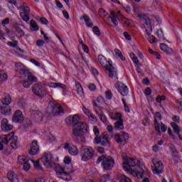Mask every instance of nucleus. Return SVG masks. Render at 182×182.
I'll list each match as a JSON object with an SVG mask.
<instances>
[{"mask_svg": "<svg viewBox=\"0 0 182 182\" xmlns=\"http://www.w3.org/2000/svg\"><path fill=\"white\" fill-rule=\"evenodd\" d=\"M121 157L124 160L122 166L125 171L131 173L134 177H137V178H144L142 182H150L149 180L150 171L146 168L144 164L133 158H128L126 154H122Z\"/></svg>", "mask_w": 182, "mask_h": 182, "instance_id": "nucleus-1", "label": "nucleus"}, {"mask_svg": "<svg viewBox=\"0 0 182 182\" xmlns=\"http://www.w3.org/2000/svg\"><path fill=\"white\" fill-rule=\"evenodd\" d=\"M66 120L70 124H73V135L75 137H80L83 134V131L87 130V124L80 122V117L77 114L68 116Z\"/></svg>", "mask_w": 182, "mask_h": 182, "instance_id": "nucleus-2", "label": "nucleus"}, {"mask_svg": "<svg viewBox=\"0 0 182 182\" xmlns=\"http://www.w3.org/2000/svg\"><path fill=\"white\" fill-rule=\"evenodd\" d=\"M10 141L12 149H18V136L14 132L0 136V151L3 150V154H10V152L4 148V144H8Z\"/></svg>", "mask_w": 182, "mask_h": 182, "instance_id": "nucleus-3", "label": "nucleus"}, {"mask_svg": "<svg viewBox=\"0 0 182 182\" xmlns=\"http://www.w3.org/2000/svg\"><path fill=\"white\" fill-rule=\"evenodd\" d=\"M100 163H102L103 170H105L106 171L112 170L115 164L114 159L112 156L106 157L105 155L97 158V164H100Z\"/></svg>", "mask_w": 182, "mask_h": 182, "instance_id": "nucleus-4", "label": "nucleus"}, {"mask_svg": "<svg viewBox=\"0 0 182 182\" xmlns=\"http://www.w3.org/2000/svg\"><path fill=\"white\" fill-rule=\"evenodd\" d=\"M80 153L82 161H89V160H92L93 156H95V150H93L92 147H82L80 149Z\"/></svg>", "mask_w": 182, "mask_h": 182, "instance_id": "nucleus-5", "label": "nucleus"}, {"mask_svg": "<svg viewBox=\"0 0 182 182\" xmlns=\"http://www.w3.org/2000/svg\"><path fill=\"white\" fill-rule=\"evenodd\" d=\"M152 164H153L154 166H151V168H152V172L154 173V174L160 176V174L163 173L164 165H163V162H161V161H157L156 159H153Z\"/></svg>", "mask_w": 182, "mask_h": 182, "instance_id": "nucleus-6", "label": "nucleus"}, {"mask_svg": "<svg viewBox=\"0 0 182 182\" xmlns=\"http://www.w3.org/2000/svg\"><path fill=\"white\" fill-rule=\"evenodd\" d=\"M109 137L107 135L102 134L100 136H97L94 139V144H102L105 147H110V143H109Z\"/></svg>", "mask_w": 182, "mask_h": 182, "instance_id": "nucleus-7", "label": "nucleus"}, {"mask_svg": "<svg viewBox=\"0 0 182 182\" xmlns=\"http://www.w3.org/2000/svg\"><path fill=\"white\" fill-rule=\"evenodd\" d=\"M114 139L117 143L124 146V144H127V140H129V134L123 132L120 134H115Z\"/></svg>", "mask_w": 182, "mask_h": 182, "instance_id": "nucleus-8", "label": "nucleus"}, {"mask_svg": "<svg viewBox=\"0 0 182 182\" xmlns=\"http://www.w3.org/2000/svg\"><path fill=\"white\" fill-rule=\"evenodd\" d=\"M32 91L34 95H36V96H38L39 97H43V96H46V90H45V88H43L41 84H35L33 85Z\"/></svg>", "mask_w": 182, "mask_h": 182, "instance_id": "nucleus-9", "label": "nucleus"}, {"mask_svg": "<svg viewBox=\"0 0 182 182\" xmlns=\"http://www.w3.org/2000/svg\"><path fill=\"white\" fill-rule=\"evenodd\" d=\"M52 160H53V156H52V154L50 153H45L41 157V161L47 168L52 167V166H53V161Z\"/></svg>", "mask_w": 182, "mask_h": 182, "instance_id": "nucleus-10", "label": "nucleus"}, {"mask_svg": "<svg viewBox=\"0 0 182 182\" xmlns=\"http://www.w3.org/2000/svg\"><path fill=\"white\" fill-rule=\"evenodd\" d=\"M115 87L122 96H127L129 95V88L124 83L117 82L115 84Z\"/></svg>", "mask_w": 182, "mask_h": 182, "instance_id": "nucleus-11", "label": "nucleus"}, {"mask_svg": "<svg viewBox=\"0 0 182 182\" xmlns=\"http://www.w3.org/2000/svg\"><path fill=\"white\" fill-rule=\"evenodd\" d=\"M64 149L65 150H68L70 156H77V154H79V149H77V146L73 144L65 143L64 144Z\"/></svg>", "mask_w": 182, "mask_h": 182, "instance_id": "nucleus-12", "label": "nucleus"}, {"mask_svg": "<svg viewBox=\"0 0 182 182\" xmlns=\"http://www.w3.org/2000/svg\"><path fill=\"white\" fill-rule=\"evenodd\" d=\"M105 69L108 71V75L111 79H113V77L117 80L119 79V77H117V69L113 67V65L109 63V65H105Z\"/></svg>", "mask_w": 182, "mask_h": 182, "instance_id": "nucleus-13", "label": "nucleus"}, {"mask_svg": "<svg viewBox=\"0 0 182 182\" xmlns=\"http://www.w3.org/2000/svg\"><path fill=\"white\" fill-rule=\"evenodd\" d=\"M1 127L2 132H5L6 133L8 132H11V130L14 129V126L9 124V122L6 118H4L1 120Z\"/></svg>", "mask_w": 182, "mask_h": 182, "instance_id": "nucleus-14", "label": "nucleus"}, {"mask_svg": "<svg viewBox=\"0 0 182 182\" xmlns=\"http://www.w3.org/2000/svg\"><path fill=\"white\" fill-rule=\"evenodd\" d=\"M23 120H24V117H23V114H22V111L16 110L13 115L12 122L14 123H22Z\"/></svg>", "mask_w": 182, "mask_h": 182, "instance_id": "nucleus-15", "label": "nucleus"}, {"mask_svg": "<svg viewBox=\"0 0 182 182\" xmlns=\"http://www.w3.org/2000/svg\"><path fill=\"white\" fill-rule=\"evenodd\" d=\"M64 113L65 112H63V109H62V105L59 104L54 105L51 108V114H53L54 116H60Z\"/></svg>", "mask_w": 182, "mask_h": 182, "instance_id": "nucleus-16", "label": "nucleus"}, {"mask_svg": "<svg viewBox=\"0 0 182 182\" xmlns=\"http://www.w3.org/2000/svg\"><path fill=\"white\" fill-rule=\"evenodd\" d=\"M39 153V145L38 144V141H33L31 145L29 154L31 156H36Z\"/></svg>", "mask_w": 182, "mask_h": 182, "instance_id": "nucleus-17", "label": "nucleus"}, {"mask_svg": "<svg viewBox=\"0 0 182 182\" xmlns=\"http://www.w3.org/2000/svg\"><path fill=\"white\" fill-rule=\"evenodd\" d=\"M144 28L145 31L148 35H150L151 32H153V28L151 27V21L149 17L144 18Z\"/></svg>", "mask_w": 182, "mask_h": 182, "instance_id": "nucleus-18", "label": "nucleus"}, {"mask_svg": "<svg viewBox=\"0 0 182 182\" xmlns=\"http://www.w3.org/2000/svg\"><path fill=\"white\" fill-rule=\"evenodd\" d=\"M7 178L11 182H19V178H18V175L15 173L14 171H9L7 174Z\"/></svg>", "mask_w": 182, "mask_h": 182, "instance_id": "nucleus-19", "label": "nucleus"}, {"mask_svg": "<svg viewBox=\"0 0 182 182\" xmlns=\"http://www.w3.org/2000/svg\"><path fill=\"white\" fill-rule=\"evenodd\" d=\"M1 113L4 116H11L12 114V109L9 105L1 107Z\"/></svg>", "mask_w": 182, "mask_h": 182, "instance_id": "nucleus-20", "label": "nucleus"}, {"mask_svg": "<svg viewBox=\"0 0 182 182\" xmlns=\"http://www.w3.org/2000/svg\"><path fill=\"white\" fill-rule=\"evenodd\" d=\"M11 102H12V98L11 97V95H9V94L5 93L4 97L1 99L2 105H5L6 106H9Z\"/></svg>", "mask_w": 182, "mask_h": 182, "instance_id": "nucleus-21", "label": "nucleus"}, {"mask_svg": "<svg viewBox=\"0 0 182 182\" xmlns=\"http://www.w3.org/2000/svg\"><path fill=\"white\" fill-rule=\"evenodd\" d=\"M80 19L81 21H82V19H83L88 28H92V26H93V23H89V22H90V17H89V16L83 15L82 16H81L80 18Z\"/></svg>", "mask_w": 182, "mask_h": 182, "instance_id": "nucleus-22", "label": "nucleus"}, {"mask_svg": "<svg viewBox=\"0 0 182 182\" xmlns=\"http://www.w3.org/2000/svg\"><path fill=\"white\" fill-rule=\"evenodd\" d=\"M7 45L9 46H11V48H16L17 52H21L22 53H23V50L18 47V41H14V42L9 41L7 43Z\"/></svg>", "mask_w": 182, "mask_h": 182, "instance_id": "nucleus-23", "label": "nucleus"}, {"mask_svg": "<svg viewBox=\"0 0 182 182\" xmlns=\"http://www.w3.org/2000/svg\"><path fill=\"white\" fill-rule=\"evenodd\" d=\"M96 114H97V116L100 117V119L103 123H106V122H107V118H106V115H105V113H103V111H102V109H100V111L97 109Z\"/></svg>", "mask_w": 182, "mask_h": 182, "instance_id": "nucleus-24", "label": "nucleus"}, {"mask_svg": "<svg viewBox=\"0 0 182 182\" xmlns=\"http://www.w3.org/2000/svg\"><path fill=\"white\" fill-rule=\"evenodd\" d=\"M160 49L167 53V55H171V52H173V50H171V49H170L165 43L160 44Z\"/></svg>", "mask_w": 182, "mask_h": 182, "instance_id": "nucleus-25", "label": "nucleus"}, {"mask_svg": "<svg viewBox=\"0 0 182 182\" xmlns=\"http://www.w3.org/2000/svg\"><path fill=\"white\" fill-rule=\"evenodd\" d=\"M114 129L116 130H123L124 129V127L123 126V119L115 122Z\"/></svg>", "mask_w": 182, "mask_h": 182, "instance_id": "nucleus-26", "label": "nucleus"}, {"mask_svg": "<svg viewBox=\"0 0 182 182\" xmlns=\"http://www.w3.org/2000/svg\"><path fill=\"white\" fill-rule=\"evenodd\" d=\"M69 174V172L65 171V168H60L59 169L56 170V175L58 177L60 176H65V177H68Z\"/></svg>", "mask_w": 182, "mask_h": 182, "instance_id": "nucleus-27", "label": "nucleus"}, {"mask_svg": "<svg viewBox=\"0 0 182 182\" xmlns=\"http://www.w3.org/2000/svg\"><path fill=\"white\" fill-rule=\"evenodd\" d=\"M171 126L172 129H173L174 133H176L178 136H179L180 132H181V130L180 129V127H178V125L176 124V122H171Z\"/></svg>", "mask_w": 182, "mask_h": 182, "instance_id": "nucleus-28", "label": "nucleus"}, {"mask_svg": "<svg viewBox=\"0 0 182 182\" xmlns=\"http://www.w3.org/2000/svg\"><path fill=\"white\" fill-rule=\"evenodd\" d=\"M152 32H151L149 34L146 32L145 36L147 38V40L150 43H154L156 42V37L154 36H151Z\"/></svg>", "mask_w": 182, "mask_h": 182, "instance_id": "nucleus-29", "label": "nucleus"}, {"mask_svg": "<svg viewBox=\"0 0 182 182\" xmlns=\"http://www.w3.org/2000/svg\"><path fill=\"white\" fill-rule=\"evenodd\" d=\"M155 130L157 132L158 136H161V132H160V123L157 122V119L154 118V123Z\"/></svg>", "mask_w": 182, "mask_h": 182, "instance_id": "nucleus-30", "label": "nucleus"}, {"mask_svg": "<svg viewBox=\"0 0 182 182\" xmlns=\"http://www.w3.org/2000/svg\"><path fill=\"white\" fill-rule=\"evenodd\" d=\"M82 110H83V112L85 113V114H87V116H88L89 119H90V117H91L94 120L97 119V117L93 116V114L90 113V110H89L88 109H86L85 107H83Z\"/></svg>", "mask_w": 182, "mask_h": 182, "instance_id": "nucleus-31", "label": "nucleus"}, {"mask_svg": "<svg viewBox=\"0 0 182 182\" xmlns=\"http://www.w3.org/2000/svg\"><path fill=\"white\" fill-rule=\"evenodd\" d=\"M14 29L15 32H16V33H18L19 35L20 38L25 36V32H23V31L21 30V28H19V26H14Z\"/></svg>", "mask_w": 182, "mask_h": 182, "instance_id": "nucleus-32", "label": "nucleus"}, {"mask_svg": "<svg viewBox=\"0 0 182 182\" xmlns=\"http://www.w3.org/2000/svg\"><path fill=\"white\" fill-rule=\"evenodd\" d=\"M111 119L112 120H122L123 118H122V113L120 112H117V113H113L111 114Z\"/></svg>", "mask_w": 182, "mask_h": 182, "instance_id": "nucleus-33", "label": "nucleus"}, {"mask_svg": "<svg viewBox=\"0 0 182 182\" xmlns=\"http://www.w3.org/2000/svg\"><path fill=\"white\" fill-rule=\"evenodd\" d=\"M20 16L24 22H29V19H31V17L29 16V14H26L25 12L20 13Z\"/></svg>", "mask_w": 182, "mask_h": 182, "instance_id": "nucleus-34", "label": "nucleus"}, {"mask_svg": "<svg viewBox=\"0 0 182 182\" xmlns=\"http://www.w3.org/2000/svg\"><path fill=\"white\" fill-rule=\"evenodd\" d=\"M30 26L31 27V31H39V26L36 25V21L35 20H31Z\"/></svg>", "mask_w": 182, "mask_h": 182, "instance_id": "nucleus-35", "label": "nucleus"}, {"mask_svg": "<svg viewBox=\"0 0 182 182\" xmlns=\"http://www.w3.org/2000/svg\"><path fill=\"white\" fill-rule=\"evenodd\" d=\"M18 73L19 75L25 76V77H28V75L31 73V72H29L28 69L23 68L20 70Z\"/></svg>", "mask_w": 182, "mask_h": 182, "instance_id": "nucleus-36", "label": "nucleus"}, {"mask_svg": "<svg viewBox=\"0 0 182 182\" xmlns=\"http://www.w3.org/2000/svg\"><path fill=\"white\" fill-rule=\"evenodd\" d=\"M75 86L77 87V92L78 95H83V88L82 87V85H80V82H75Z\"/></svg>", "mask_w": 182, "mask_h": 182, "instance_id": "nucleus-37", "label": "nucleus"}, {"mask_svg": "<svg viewBox=\"0 0 182 182\" xmlns=\"http://www.w3.org/2000/svg\"><path fill=\"white\" fill-rule=\"evenodd\" d=\"M114 53L118 58L121 59V60H126V58L123 56V53H122V51L116 48L114 49Z\"/></svg>", "mask_w": 182, "mask_h": 182, "instance_id": "nucleus-38", "label": "nucleus"}, {"mask_svg": "<svg viewBox=\"0 0 182 182\" xmlns=\"http://www.w3.org/2000/svg\"><path fill=\"white\" fill-rule=\"evenodd\" d=\"M6 79H8V75H6L4 70L0 71V84H1L4 80H6Z\"/></svg>", "mask_w": 182, "mask_h": 182, "instance_id": "nucleus-39", "label": "nucleus"}, {"mask_svg": "<svg viewBox=\"0 0 182 182\" xmlns=\"http://www.w3.org/2000/svg\"><path fill=\"white\" fill-rule=\"evenodd\" d=\"M27 80L28 82H30V83H31V85L33 83V82H38V77L33 76L31 73L27 76Z\"/></svg>", "mask_w": 182, "mask_h": 182, "instance_id": "nucleus-40", "label": "nucleus"}, {"mask_svg": "<svg viewBox=\"0 0 182 182\" xmlns=\"http://www.w3.org/2000/svg\"><path fill=\"white\" fill-rule=\"evenodd\" d=\"M26 4L23 3V6H21L18 9H23V12H25V14H28L31 12V9L28 6H26Z\"/></svg>", "mask_w": 182, "mask_h": 182, "instance_id": "nucleus-41", "label": "nucleus"}, {"mask_svg": "<svg viewBox=\"0 0 182 182\" xmlns=\"http://www.w3.org/2000/svg\"><path fill=\"white\" fill-rule=\"evenodd\" d=\"M23 169L24 171H28V170H31V164L28 160L23 164Z\"/></svg>", "mask_w": 182, "mask_h": 182, "instance_id": "nucleus-42", "label": "nucleus"}, {"mask_svg": "<svg viewBox=\"0 0 182 182\" xmlns=\"http://www.w3.org/2000/svg\"><path fill=\"white\" fill-rule=\"evenodd\" d=\"M15 68L16 72H18V73L21 72V70L23 69V64H22L21 63H16L15 65Z\"/></svg>", "mask_w": 182, "mask_h": 182, "instance_id": "nucleus-43", "label": "nucleus"}, {"mask_svg": "<svg viewBox=\"0 0 182 182\" xmlns=\"http://www.w3.org/2000/svg\"><path fill=\"white\" fill-rule=\"evenodd\" d=\"M119 182H132V179L124 175L119 177Z\"/></svg>", "mask_w": 182, "mask_h": 182, "instance_id": "nucleus-44", "label": "nucleus"}, {"mask_svg": "<svg viewBox=\"0 0 182 182\" xmlns=\"http://www.w3.org/2000/svg\"><path fill=\"white\" fill-rule=\"evenodd\" d=\"M17 160H18V164H21V165L23 164V163H26V161H27L26 158H25L24 156H18Z\"/></svg>", "mask_w": 182, "mask_h": 182, "instance_id": "nucleus-45", "label": "nucleus"}, {"mask_svg": "<svg viewBox=\"0 0 182 182\" xmlns=\"http://www.w3.org/2000/svg\"><path fill=\"white\" fill-rule=\"evenodd\" d=\"M98 62L103 66L105 65V62H106V58L103 56V55H98Z\"/></svg>", "mask_w": 182, "mask_h": 182, "instance_id": "nucleus-46", "label": "nucleus"}, {"mask_svg": "<svg viewBox=\"0 0 182 182\" xmlns=\"http://www.w3.org/2000/svg\"><path fill=\"white\" fill-rule=\"evenodd\" d=\"M92 31L95 35H97V36H100V35H102V33H100V30L99 29V27H97V26H95L92 28Z\"/></svg>", "mask_w": 182, "mask_h": 182, "instance_id": "nucleus-47", "label": "nucleus"}, {"mask_svg": "<svg viewBox=\"0 0 182 182\" xmlns=\"http://www.w3.org/2000/svg\"><path fill=\"white\" fill-rule=\"evenodd\" d=\"M122 102L124 105V109L125 112H127V113H130V108L129 107V106H127V104H126V100H124V98L122 99Z\"/></svg>", "mask_w": 182, "mask_h": 182, "instance_id": "nucleus-48", "label": "nucleus"}, {"mask_svg": "<svg viewBox=\"0 0 182 182\" xmlns=\"http://www.w3.org/2000/svg\"><path fill=\"white\" fill-rule=\"evenodd\" d=\"M32 161L33 163L34 168H36V170H42V166H41V164H39V161Z\"/></svg>", "mask_w": 182, "mask_h": 182, "instance_id": "nucleus-49", "label": "nucleus"}, {"mask_svg": "<svg viewBox=\"0 0 182 182\" xmlns=\"http://www.w3.org/2000/svg\"><path fill=\"white\" fill-rule=\"evenodd\" d=\"M110 180V175L105 174L101 177V182H107Z\"/></svg>", "mask_w": 182, "mask_h": 182, "instance_id": "nucleus-50", "label": "nucleus"}, {"mask_svg": "<svg viewBox=\"0 0 182 182\" xmlns=\"http://www.w3.org/2000/svg\"><path fill=\"white\" fill-rule=\"evenodd\" d=\"M157 103H161L163 100H166V96L164 95H158L156 98Z\"/></svg>", "mask_w": 182, "mask_h": 182, "instance_id": "nucleus-51", "label": "nucleus"}, {"mask_svg": "<svg viewBox=\"0 0 182 182\" xmlns=\"http://www.w3.org/2000/svg\"><path fill=\"white\" fill-rule=\"evenodd\" d=\"M31 85H32V82H30L28 80H25L23 82V86L25 87V89H29V87H31Z\"/></svg>", "mask_w": 182, "mask_h": 182, "instance_id": "nucleus-52", "label": "nucleus"}, {"mask_svg": "<svg viewBox=\"0 0 182 182\" xmlns=\"http://www.w3.org/2000/svg\"><path fill=\"white\" fill-rule=\"evenodd\" d=\"M109 19H111L112 23H114V26H117V17H112V16H108Z\"/></svg>", "mask_w": 182, "mask_h": 182, "instance_id": "nucleus-53", "label": "nucleus"}, {"mask_svg": "<svg viewBox=\"0 0 182 182\" xmlns=\"http://www.w3.org/2000/svg\"><path fill=\"white\" fill-rule=\"evenodd\" d=\"M92 105H93V107H94L95 109V112H97V109L98 111L102 110V107H99V105H97V102H96V101L92 100Z\"/></svg>", "mask_w": 182, "mask_h": 182, "instance_id": "nucleus-54", "label": "nucleus"}, {"mask_svg": "<svg viewBox=\"0 0 182 182\" xmlns=\"http://www.w3.org/2000/svg\"><path fill=\"white\" fill-rule=\"evenodd\" d=\"M36 46H38V48H41V46H43L45 45V41L43 40H38L36 43Z\"/></svg>", "mask_w": 182, "mask_h": 182, "instance_id": "nucleus-55", "label": "nucleus"}, {"mask_svg": "<svg viewBox=\"0 0 182 182\" xmlns=\"http://www.w3.org/2000/svg\"><path fill=\"white\" fill-rule=\"evenodd\" d=\"M93 132L95 135V137H99V134H100V131H99V128L97 126L94 127Z\"/></svg>", "mask_w": 182, "mask_h": 182, "instance_id": "nucleus-56", "label": "nucleus"}, {"mask_svg": "<svg viewBox=\"0 0 182 182\" xmlns=\"http://www.w3.org/2000/svg\"><path fill=\"white\" fill-rule=\"evenodd\" d=\"M97 102L99 105H103L105 103V99H103V97L99 96L97 98Z\"/></svg>", "mask_w": 182, "mask_h": 182, "instance_id": "nucleus-57", "label": "nucleus"}, {"mask_svg": "<svg viewBox=\"0 0 182 182\" xmlns=\"http://www.w3.org/2000/svg\"><path fill=\"white\" fill-rule=\"evenodd\" d=\"M71 161H72V159H70V156H65L64 158V163L65 164H70Z\"/></svg>", "mask_w": 182, "mask_h": 182, "instance_id": "nucleus-58", "label": "nucleus"}, {"mask_svg": "<svg viewBox=\"0 0 182 182\" xmlns=\"http://www.w3.org/2000/svg\"><path fill=\"white\" fill-rule=\"evenodd\" d=\"M145 96H150L151 95V88L147 87L144 92Z\"/></svg>", "mask_w": 182, "mask_h": 182, "instance_id": "nucleus-59", "label": "nucleus"}, {"mask_svg": "<svg viewBox=\"0 0 182 182\" xmlns=\"http://www.w3.org/2000/svg\"><path fill=\"white\" fill-rule=\"evenodd\" d=\"M105 96H106V99H107V100H112V92L107 91Z\"/></svg>", "mask_w": 182, "mask_h": 182, "instance_id": "nucleus-60", "label": "nucleus"}, {"mask_svg": "<svg viewBox=\"0 0 182 182\" xmlns=\"http://www.w3.org/2000/svg\"><path fill=\"white\" fill-rule=\"evenodd\" d=\"M88 87L90 89V90H91L92 92L95 91L96 90V85L93 84V83H90L88 85Z\"/></svg>", "mask_w": 182, "mask_h": 182, "instance_id": "nucleus-61", "label": "nucleus"}, {"mask_svg": "<svg viewBox=\"0 0 182 182\" xmlns=\"http://www.w3.org/2000/svg\"><path fill=\"white\" fill-rule=\"evenodd\" d=\"M135 66H139L140 65V61H139V58L136 56L134 59H132Z\"/></svg>", "mask_w": 182, "mask_h": 182, "instance_id": "nucleus-62", "label": "nucleus"}, {"mask_svg": "<svg viewBox=\"0 0 182 182\" xmlns=\"http://www.w3.org/2000/svg\"><path fill=\"white\" fill-rule=\"evenodd\" d=\"M154 119H159V120H161L163 119V116H161V114L159 112H155V117Z\"/></svg>", "mask_w": 182, "mask_h": 182, "instance_id": "nucleus-63", "label": "nucleus"}, {"mask_svg": "<svg viewBox=\"0 0 182 182\" xmlns=\"http://www.w3.org/2000/svg\"><path fill=\"white\" fill-rule=\"evenodd\" d=\"M176 103L178 105V109H180V110H182V99L180 100H176Z\"/></svg>", "mask_w": 182, "mask_h": 182, "instance_id": "nucleus-64", "label": "nucleus"}]
</instances>
